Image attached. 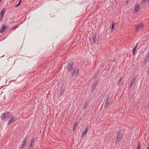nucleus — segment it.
Instances as JSON below:
<instances>
[{"instance_id": "nucleus-15", "label": "nucleus", "mask_w": 149, "mask_h": 149, "mask_svg": "<svg viewBox=\"0 0 149 149\" xmlns=\"http://www.w3.org/2000/svg\"><path fill=\"white\" fill-rule=\"evenodd\" d=\"M35 138L33 137L32 138L31 142L30 143V144H29V148H30L31 147L33 146V144L34 142L35 141Z\"/></svg>"}, {"instance_id": "nucleus-30", "label": "nucleus", "mask_w": 149, "mask_h": 149, "mask_svg": "<svg viewBox=\"0 0 149 149\" xmlns=\"http://www.w3.org/2000/svg\"><path fill=\"white\" fill-rule=\"evenodd\" d=\"M15 29V28H14V27H13V28H11L10 29V30H11V31H12L13 29Z\"/></svg>"}, {"instance_id": "nucleus-14", "label": "nucleus", "mask_w": 149, "mask_h": 149, "mask_svg": "<svg viewBox=\"0 0 149 149\" xmlns=\"http://www.w3.org/2000/svg\"><path fill=\"white\" fill-rule=\"evenodd\" d=\"M143 27V25L142 24H140L137 26L135 29L136 31H137L140 28Z\"/></svg>"}, {"instance_id": "nucleus-3", "label": "nucleus", "mask_w": 149, "mask_h": 149, "mask_svg": "<svg viewBox=\"0 0 149 149\" xmlns=\"http://www.w3.org/2000/svg\"><path fill=\"white\" fill-rule=\"evenodd\" d=\"M136 79V76H134L132 79L129 85V88H131L133 85L134 84L135 81Z\"/></svg>"}, {"instance_id": "nucleus-10", "label": "nucleus", "mask_w": 149, "mask_h": 149, "mask_svg": "<svg viewBox=\"0 0 149 149\" xmlns=\"http://www.w3.org/2000/svg\"><path fill=\"white\" fill-rule=\"evenodd\" d=\"M140 9L139 5L138 4H136L135 5L134 11L137 12Z\"/></svg>"}, {"instance_id": "nucleus-35", "label": "nucleus", "mask_w": 149, "mask_h": 149, "mask_svg": "<svg viewBox=\"0 0 149 149\" xmlns=\"http://www.w3.org/2000/svg\"><path fill=\"white\" fill-rule=\"evenodd\" d=\"M12 31H11V30H10H10H9V31L10 32H11Z\"/></svg>"}, {"instance_id": "nucleus-20", "label": "nucleus", "mask_w": 149, "mask_h": 149, "mask_svg": "<svg viewBox=\"0 0 149 149\" xmlns=\"http://www.w3.org/2000/svg\"><path fill=\"white\" fill-rule=\"evenodd\" d=\"M77 122L75 123L73 126V130L74 131L76 129L77 127Z\"/></svg>"}, {"instance_id": "nucleus-25", "label": "nucleus", "mask_w": 149, "mask_h": 149, "mask_svg": "<svg viewBox=\"0 0 149 149\" xmlns=\"http://www.w3.org/2000/svg\"><path fill=\"white\" fill-rule=\"evenodd\" d=\"M114 28H115V27H114V23H112V26L111 27V29L112 30H114Z\"/></svg>"}, {"instance_id": "nucleus-4", "label": "nucleus", "mask_w": 149, "mask_h": 149, "mask_svg": "<svg viewBox=\"0 0 149 149\" xmlns=\"http://www.w3.org/2000/svg\"><path fill=\"white\" fill-rule=\"evenodd\" d=\"M74 64V62L73 61H71L68 67V71L71 72L72 71Z\"/></svg>"}, {"instance_id": "nucleus-23", "label": "nucleus", "mask_w": 149, "mask_h": 149, "mask_svg": "<svg viewBox=\"0 0 149 149\" xmlns=\"http://www.w3.org/2000/svg\"><path fill=\"white\" fill-rule=\"evenodd\" d=\"M136 47H134V48H133V49H132V52H133L132 54H134V55L135 52V51H136Z\"/></svg>"}, {"instance_id": "nucleus-7", "label": "nucleus", "mask_w": 149, "mask_h": 149, "mask_svg": "<svg viewBox=\"0 0 149 149\" xmlns=\"http://www.w3.org/2000/svg\"><path fill=\"white\" fill-rule=\"evenodd\" d=\"M120 132L121 131L120 130H119L118 131V132L117 133V138L116 140V141H119L120 140V139L121 137V136L120 135Z\"/></svg>"}, {"instance_id": "nucleus-5", "label": "nucleus", "mask_w": 149, "mask_h": 149, "mask_svg": "<svg viewBox=\"0 0 149 149\" xmlns=\"http://www.w3.org/2000/svg\"><path fill=\"white\" fill-rule=\"evenodd\" d=\"M6 10V8L3 9L0 13V22L1 21L3 17L4 14Z\"/></svg>"}, {"instance_id": "nucleus-6", "label": "nucleus", "mask_w": 149, "mask_h": 149, "mask_svg": "<svg viewBox=\"0 0 149 149\" xmlns=\"http://www.w3.org/2000/svg\"><path fill=\"white\" fill-rule=\"evenodd\" d=\"M27 136L24 138L23 140V143L21 147V149H23L26 146V143Z\"/></svg>"}, {"instance_id": "nucleus-29", "label": "nucleus", "mask_w": 149, "mask_h": 149, "mask_svg": "<svg viewBox=\"0 0 149 149\" xmlns=\"http://www.w3.org/2000/svg\"><path fill=\"white\" fill-rule=\"evenodd\" d=\"M124 83H123V82H122L121 83V84L122 85H124Z\"/></svg>"}, {"instance_id": "nucleus-27", "label": "nucleus", "mask_w": 149, "mask_h": 149, "mask_svg": "<svg viewBox=\"0 0 149 149\" xmlns=\"http://www.w3.org/2000/svg\"><path fill=\"white\" fill-rule=\"evenodd\" d=\"M63 90H62L61 92H60V95H62L63 94Z\"/></svg>"}, {"instance_id": "nucleus-34", "label": "nucleus", "mask_w": 149, "mask_h": 149, "mask_svg": "<svg viewBox=\"0 0 149 149\" xmlns=\"http://www.w3.org/2000/svg\"><path fill=\"white\" fill-rule=\"evenodd\" d=\"M147 2H149V0H147Z\"/></svg>"}, {"instance_id": "nucleus-36", "label": "nucleus", "mask_w": 149, "mask_h": 149, "mask_svg": "<svg viewBox=\"0 0 149 149\" xmlns=\"http://www.w3.org/2000/svg\"><path fill=\"white\" fill-rule=\"evenodd\" d=\"M148 106H149V102H148Z\"/></svg>"}, {"instance_id": "nucleus-31", "label": "nucleus", "mask_w": 149, "mask_h": 149, "mask_svg": "<svg viewBox=\"0 0 149 149\" xmlns=\"http://www.w3.org/2000/svg\"><path fill=\"white\" fill-rule=\"evenodd\" d=\"M79 69H78V70H77V73L79 72Z\"/></svg>"}, {"instance_id": "nucleus-18", "label": "nucleus", "mask_w": 149, "mask_h": 149, "mask_svg": "<svg viewBox=\"0 0 149 149\" xmlns=\"http://www.w3.org/2000/svg\"><path fill=\"white\" fill-rule=\"evenodd\" d=\"M96 35L95 34L93 35V42L94 44H95L96 42Z\"/></svg>"}, {"instance_id": "nucleus-32", "label": "nucleus", "mask_w": 149, "mask_h": 149, "mask_svg": "<svg viewBox=\"0 0 149 149\" xmlns=\"http://www.w3.org/2000/svg\"><path fill=\"white\" fill-rule=\"evenodd\" d=\"M147 149H149V145H148V147H147Z\"/></svg>"}, {"instance_id": "nucleus-21", "label": "nucleus", "mask_w": 149, "mask_h": 149, "mask_svg": "<svg viewBox=\"0 0 149 149\" xmlns=\"http://www.w3.org/2000/svg\"><path fill=\"white\" fill-rule=\"evenodd\" d=\"M141 146L140 143L139 142L138 144L137 145V149H141Z\"/></svg>"}, {"instance_id": "nucleus-33", "label": "nucleus", "mask_w": 149, "mask_h": 149, "mask_svg": "<svg viewBox=\"0 0 149 149\" xmlns=\"http://www.w3.org/2000/svg\"><path fill=\"white\" fill-rule=\"evenodd\" d=\"M137 46V43L136 45V46H135V47H136V48Z\"/></svg>"}, {"instance_id": "nucleus-11", "label": "nucleus", "mask_w": 149, "mask_h": 149, "mask_svg": "<svg viewBox=\"0 0 149 149\" xmlns=\"http://www.w3.org/2000/svg\"><path fill=\"white\" fill-rule=\"evenodd\" d=\"M109 96H108L107 97V98L106 99V101L105 102L104 107H106L108 105V103L109 102Z\"/></svg>"}, {"instance_id": "nucleus-28", "label": "nucleus", "mask_w": 149, "mask_h": 149, "mask_svg": "<svg viewBox=\"0 0 149 149\" xmlns=\"http://www.w3.org/2000/svg\"><path fill=\"white\" fill-rule=\"evenodd\" d=\"M18 26H19L18 25H17V26H15L14 27V28H15H15H18Z\"/></svg>"}, {"instance_id": "nucleus-17", "label": "nucleus", "mask_w": 149, "mask_h": 149, "mask_svg": "<svg viewBox=\"0 0 149 149\" xmlns=\"http://www.w3.org/2000/svg\"><path fill=\"white\" fill-rule=\"evenodd\" d=\"M88 104V103L87 102H86L84 103V106L83 107V109H86V108L87 107V106Z\"/></svg>"}, {"instance_id": "nucleus-24", "label": "nucleus", "mask_w": 149, "mask_h": 149, "mask_svg": "<svg viewBox=\"0 0 149 149\" xmlns=\"http://www.w3.org/2000/svg\"><path fill=\"white\" fill-rule=\"evenodd\" d=\"M122 77H120V79H119V81H118V85H119L120 84L121 82L122 81Z\"/></svg>"}, {"instance_id": "nucleus-16", "label": "nucleus", "mask_w": 149, "mask_h": 149, "mask_svg": "<svg viewBox=\"0 0 149 149\" xmlns=\"http://www.w3.org/2000/svg\"><path fill=\"white\" fill-rule=\"evenodd\" d=\"M99 73H100V72L99 71H98L97 72H96V73L95 74L93 78V79L94 80H95V79H96V77H97V76L98 75Z\"/></svg>"}, {"instance_id": "nucleus-19", "label": "nucleus", "mask_w": 149, "mask_h": 149, "mask_svg": "<svg viewBox=\"0 0 149 149\" xmlns=\"http://www.w3.org/2000/svg\"><path fill=\"white\" fill-rule=\"evenodd\" d=\"M21 2V0H19V2L14 7H19V5L20 4V3Z\"/></svg>"}, {"instance_id": "nucleus-8", "label": "nucleus", "mask_w": 149, "mask_h": 149, "mask_svg": "<svg viewBox=\"0 0 149 149\" xmlns=\"http://www.w3.org/2000/svg\"><path fill=\"white\" fill-rule=\"evenodd\" d=\"M8 28V26H6L4 24H3L0 30V32L2 33L4 31H6V29Z\"/></svg>"}, {"instance_id": "nucleus-9", "label": "nucleus", "mask_w": 149, "mask_h": 149, "mask_svg": "<svg viewBox=\"0 0 149 149\" xmlns=\"http://www.w3.org/2000/svg\"><path fill=\"white\" fill-rule=\"evenodd\" d=\"M89 126L88 125H87V126L85 128V130L83 131V133L82 134V136H84L87 133V131L88 129V128H89Z\"/></svg>"}, {"instance_id": "nucleus-26", "label": "nucleus", "mask_w": 149, "mask_h": 149, "mask_svg": "<svg viewBox=\"0 0 149 149\" xmlns=\"http://www.w3.org/2000/svg\"><path fill=\"white\" fill-rule=\"evenodd\" d=\"M145 1H146V0H142L141 4H143V3L144 4V2Z\"/></svg>"}, {"instance_id": "nucleus-1", "label": "nucleus", "mask_w": 149, "mask_h": 149, "mask_svg": "<svg viewBox=\"0 0 149 149\" xmlns=\"http://www.w3.org/2000/svg\"><path fill=\"white\" fill-rule=\"evenodd\" d=\"M11 115V113L5 111L2 114L1 119L3 121L6 122L9 119Z\"/></svg>"}, {"instance_id": "nucleus-22", "label": "nucleus", "mask_w": 149, "mask_h": 149, "mask_svg": "<svg viewBox=\"0 0 149 149\" xmlns=\"http://www.w3.org/2000/svg\"><path fill=\"white\" fill-rule=\"evenodd\" d=\"M75 72H76L75 70L74 69L73 70L72 72V74L71 75L72 77H73V76L74 75V74H75Z\"/></svg>"}, {"instance_id": "nucleus-2", "label": "nucleus", "mask_w": 149, "mask_h": 149, "mask_svg": "<svg viewBox=\"0 0 149 149\" xmlns=\"http://www.w3.org/2000/svg\"><path fill=\"white\" fill-rule=\"evenodd\" d=\"M17 118L16 117L12 116L10 118L8 121V125L14 123L17 120Z\"/></svg>"}, {"instance_id": "nucleus-12", "label": "nucleus", "mask_w": 149, "mask_h": 149, "mask_svg": "<svg viewBox=\"0 0 149 149\" xmlns=\"http://www.w3.org/2000/svg\"><path fill=\"white\" fill-rule=\"evenodd\" d=\"M97 81H96L95 82L93 83V86L92 87V92H93L94 91L95 89V88L96 87V86H97Z\"/></svg>"}, {"instance_id": "nucleus-13", "label": "nucleus", "mask_w": 149, "mask_h": 149, "mask_svg": "<svg viewBox=\"0 0 149 149\" xmlns=\"http://www.w3.org/2000/svg\"><path fill=\"white\" fill-rule=\"evenodd\" d=\"M149 58V52L148 53L147 56H146L145 58L144 59V60L143 62L144 63V64H146V63L148 62V61Z\"/></svg>"}]
</instances>
